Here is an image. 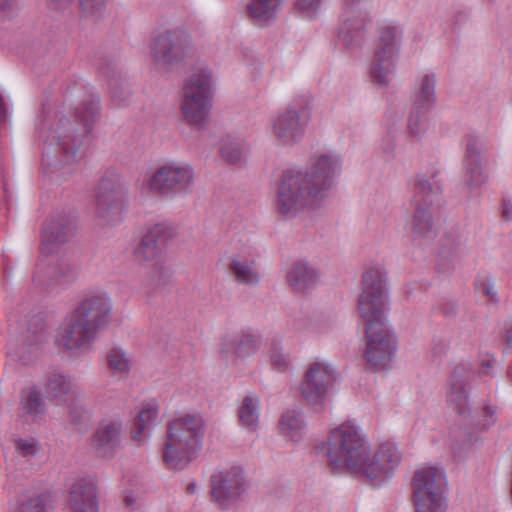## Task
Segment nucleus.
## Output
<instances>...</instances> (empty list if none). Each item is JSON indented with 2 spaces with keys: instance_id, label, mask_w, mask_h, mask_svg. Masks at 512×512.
Instances as JSON below:
<instances>
[{
  "instance_id": "obj_1",
  "label": "nucleus",
  "mask_w": 512,
  "mask_h": 512,
  "mask_svg": "<svg viewBox=\"0 0 512 512\" xmlns=\"http://www.w3.org/2000/svg\"><path fill=\"white\" fill-rule=\"evenodd\" d=\"M324 449L327 465L335 473L350 470L375 485L389 480L401 461L397 446L389 442L381 444L370 455L364 435L351 422L331 430Z\"/></svg>"
},
{
  "instance_id": "obj_2",
  "label": "nucleus",
  "mask_w": 512,
  "mask_h": 512,
  "mask_svg": "<svg viewBox=\"0 0 512 512\" xmlns=\"http://www.w3.org/2000/svg\"><path fill=\"white\" fill-rule=\"evenodd\" d=\"M310 169L291 168L280 175L274 198L276 211L287 218L318 206L341 172V160L334 153L314 155Z\"/></svg>"
},
{
  "instance_id": "obj_3",
  "label": "nucleus",
  "mask_w": 512,
  "mask_h": 512,
  "mask_svg": "<svg viewBox=\"0 0 512 512\" xmlns=\"http://www.w3.org/2000/svg\"><path fill=\"white\" fill-rule=\"evenodd\" d=\"M386 271L376 265L362 276V292L358 300V310L365 324V359L375 370L386 369L395 352L396 338L386 324L388 296Z\"/></svg>"
},
{
  "instance_id": "obj_4",
  "label": "nucleus",
  "mask_w": 512,
  "mask_h": 512,
  "mask_svg": "<svg viewBox=\"0 0 512 512\" xmlns=\"http://www.w3.org/2000/svg\"><path fill=\"white\" fill-rule=\"evenodd\" d=\"M111 313L109 295L100 290L89 291L59 325L56 345L71 352L90 349L98 334L109 325Z\"/></svg>"
},
{
  "instance_id": "obj_5",
  "label": "nucleus",
  "mask_w": 512,
  "mask_h": 512,
  "mask_svg": "<svg viewBox=\"0 0 512 512\" xmlns=\"http://www.w3.org/2000/svg\"><path fill=\"white\" fill-rule=\"evenodd\" d=\"M99 103V98L92 97L76 110L75 119L80 129L64 115L56 113L52 119L50 111L43 104L35 128L37 139L43 144L58 147L62 153V160L66 164H72L77 160L83 137L90 133L99 115Z\"/></svg>"
},
{
  "instance_id": "obj_6",
  "label": "nucleus",
  "mask_w": 512,
  "mask_h": 512,
  "mask_svg": "<svg viewBox=\"0 0 512 512\" xmlns=\"http://www.w3.org/2000/svg\"><path fill=\"white\" fill-rule=\"evenodd\" d=\"M205 425L199 414H185L167 424L162 459L168 469L182 470L202 449Z\"/></svg>"
},
{
  "instance_id": "obj_7",
  "label": "nucleus",
  "mask_w": 512,
  "mask_h": 512,
  "mask_svg": "<svg viewBox=\"0 0 512 512\" xmlns=\"http://www.w3.org/2000/svg\"><path fill=\"white\" fill-rule=\"evenodd\" d=\"M212 109L211 79L204 71L194 73L186 81L180 101L183 121L196 129H203Z\"/></svg>"
},
{
  "instance_id": "obj_8",
  "label": "nucleus",
  "mask_w": 512,
  "mask_h": 512,
  "mask_svg": "<svg viewBox=\"0 0 512 512\" xmlns=\"http://www.w3.org/2000/svg\"><path fill=\"white\" fill-rule=\"evenodd\" d=\"M437 173L430 177L417 175L414 183L411 205L414 214L411 221V230L415 237L426 238L433 234V217L431 207L440 201L442 185L437 179Z\"/></svg>"
},
{
  "instance_id": "obj_9",
  "label": "nucleus",
  "mask_w": 512,
  "mask_h": 512,
  "mask_svg": "<svg viewBox=\"0 0 512 512\" xmlns=\"http://www.w3.org/2000/svg\"><path fill=\"white\" fill-rule=\"evenodd\" d=\"M446 477L443 469L425 467L417 470L412 481V495L416 512H446Z\"/></svg>"
},
{
  "instance_id": "obj_10",
  "label": "nucleus",
  "mask_w": 512,
  "mask_h": 512,
  "mask_svg": "<svg viewBox=\"0 0 512 512\" xmlns=\"http://www.w3.org/2000/svg\"><path fill=\"white\" fill-rule=\"evenodd\" d=\"M128 205V188L115 170H107L99 181L95 194L96 214L107 224L123 219Z\"/></svg>"
},
{
  "instance_id": "obj_11",
  "label": "nucleus",
  "mask_w": 512,
  "mask_h": 512,
  "mask_svg": "<svg viewBox=\"0 0 512 512\" xmlns=\"http://www.w3.org/2000/svg\"><path fill=\"white\" fill-rule=\"evenodd\" d=\"M194 173L188 164L171 162L159 167L147 180L148 191L156 196L171 197L192 190Z\"/></svg>"
},
{
  "instance_id": "obj_12",
  "label": "nucleus",
  "mask_w": 512,
  "mask_h": 512,
  "mask_svg": "<svg viewBox=\"0 0 512 512\" xmlns=\"http://www.w3.org/2000/svg\"><path fill=\"white\" fill-rule=\"evenodd\" d=\"M190 50L191 37L179 28L160 33L151 44L153 61L158 66L169 70L183 63Z\"/></svg>"
},
{
  "instance_id": "obj_13",
  "label": "nucleus",
  "mask_w": 512,
  "mask_h": 512,
  "mask_svg": "<svg viewBox=\"0 0 512 512\" xmlns=\"http://www.w3.org/2000/svg\"><path fill=\"white\" fill-rule=\"evenodd\" d=\"M310 120V108L306 98L292 102L273 120V134L284 145L299 143Z\"/></svg>"
},
{
  "instance_id": "obj_14",
  "label": "nucleus",
  "mask_w": 512,
  "mask_h": 512,
  "mask_svg": "<svg viewBox=\"0 0 512 512\" xmlns=\"http://www.w3.org/2000/svg\"><path fill=\"white\" fill-rule=\"evenodd\" d=\"M47 340L48 333L44 321L33 319L25 333L17 339L9 341L7 354L14 361L28 365L37 359Z\"/></svg>"
},
{
  "instance_id": "obj_15",
  "label": "nucleus",
  "mask_w": 512,
  "mask_h": 512,
  "mask_svg": "<svg viewBox=\"0 0 512 512\" xmlns=\"http://www.w3.org/2000/svg\"><path fill=\"white\" fill-rule=\"evenodd\" d=\"M372 0H345L344 11L340 16L338 38L347 47L360 45L366 29V9Z\"/></svg>"
},
{
  "instance_id": "obj_16",
  "label": "nucleus",
  "mask_w": 512,
  "mask_h": 512,
  "mask_svg": "<svg viewBox=\"0 0 512 512\" xmlns=\"http://www.w3.org/2000/svg\"><path fill=\"white\" fill-rule=\"evenodd\" d=\"M76 231V218L66 212L53 213L41 231L40 254L49 256L67 243Z\"/></svg>"
},
{
  "instance_id": "obj_17",
  "label": "nucleus",
  "mask_w": 512,
  "mask_h": 512,
  "mask_svg": "<svg viewBox=\"0 0 512 512\" xmlns=\"http://www.w3.org/2000/svg\"><path fill=\"white\" fill-rule=\"evenodd\" d=\"M210 485L212 500L226 509L234 504L245 491L244 472L237 466L216 471L211 475Z\"/></svg>"
},
{
  "instance_id": "obj_18",
  "label": "nucleus",
  "mask_w": 512,
  "mask_h": 512,
  "mask_svg": "<svg viewBox=\"0 0 512 512\" xmlns=\"http://www.w3.org/2000/svg\"><path fill=\"white\" fill-rule=\"evenodd\" d=\"M334 379V369L329 364L314 362L307 369L301 382V394L308 403L319 404L326 396Z\"/></svg>"
},
{
  "instance_id": "obj_19",
  "label": "nucleus",
  "mask_w": 512,
  "mask_h": 512,
  "mask_svg": "<svg viewBox=\"0 0 512 512\" xmlns=\"http://www.w3.org/2000/svg\"><path fill=\"white\" fill-rule=\"evenodd\" d=\"M470 367L467 364L456 365L448 379L446 401L458 415L468 417L471 414L469 400Z\"/></svg>"
},
{
  "instance_id": "obj_20",
  "label": "nucleus",
  "mask_w": 512,
  "mask_h": 512,
  "mask_svg": "<svg viewBox=\"0 0 512 512\" xmlns=\"http://www.w3.org/2000/svg\"><path fill=\"white\" fill-rule=\"evenodd\" d=\"M463 141L465 146L463 157L464 181L468 187L477 188L487 180L481 156L483 143L478 136L473 134H467Z\"/></svg>"
},
{
  "instance_id": "obj_21",
  "label": "nucleus",
  "mask_w": 512,
  "mask_h": 512,
  "mask_svg": "<svg viewBox=\"0 0 512 512\" xmlns=\"http://www.w3.org/2000/svg\"><path fill=\"white\" fill-rule=\"evenodd\" d=\"M122 423L117 420L102 421L92 436V447L98 456L113 458L121 448Z\"/></svg>"
},
{
  "instance_id": "obj_22",
  "label": "nucleus",
  "mask_w": 512,
  "mask_h": 512,
  "mask_svg": "<svg viewBox=\"0 0 512 512\" xmlns=\"http://www.w3.org/2000/svg\"><path fill=\"white\" fill-rule=\"evenodd\" d=\"M173 236L174 232L169 226L165 224L154 225L143 235L135 250L136 258L140 261L157 258Z\"/></svg>"
},
{
  "instance_id": "obj_23",
  "label": "nucleus",
  "mask_w": 512,
  "mask_h": 512,
  "mask_svg": "<svg viewBox=\"0 0 512 512\" xmlns=\"http://www.w3.org/2000/svg\"><path fill=\"white\" fill-rule=\"evenodd\" d=\"M72 512H99V500L95 483L87 478L76 480L69 492Z\"/></svg>"
},
{
  "instance_id": "obj_24",
  "label": "nucleus",
  "mask_w": 512,
  "mask_h": 512,
  "mask_svg": "<svg viewBox=\"0 0 512 512\" xmlns=\"http://www.w3.org/2000/svg\"><path fill=\"white\" fill-rule=\"evenodd\" d=\"M259 339L250 333H233L226 335L221 343L220 353L225 359L231 357L245 358L254 354L259 348Z\"/></svg>"
},
{
  "instance_id": "obj_25",
  "label": "nucleus",
  "mask_w": 512,
  "mask_h": 512,
  "mask_svg": "<svg viewBox=\"0 0 512 512\" xmlns=\"http://www.w3.org/2000/svg\"><path fill=\"white\" fill-rule=\"evenodd\" d=\"M286 279L295 291L304 292L318 283L319 273L310 263L300 260L287 270Z\"/></svg>"
},
{
  "instance_id": "obj_26",
  "label": "nucleus",
  "mask_w": 512,
  "mask_h": 512,
  "mask_svg": "<svg viewBox=\"0 0 512 512\" xmlns=\"http://www.w3.org/2000/svg\"><path fill=\"white\" fill-rule=\"evenodd\" d=\"M398 55L374 50L369 66L371 81L381 87L387 86L395 72Z\"/></svg>"
},
{
  "instance_id": "obj_27",
  "label": "nucleus",
  "mask_w": 512,
  "mask_h": 512,
  "mask_svg": "<svg viewBox=\"0 0 512 512\" xmlns=\"http://www.w3.org/2000/svg\"><path fill=\"white\" fill-rule=\"evenodd\" d=\"M229 271L240 284L255 286L261 280L259 264L253 257L233 256L229 264Z\"/></svg>"
},
{
  "instance_id": "obj_28",
  "label": "nucleus",
  "mask_w": 512,
  "mask_h": 512,
  "mask_svg": "<svg viewBox=\"0 0 512 512\" xmlns=\"http://www.w3.org/2000/svg\"><path fill=\"white\" fill-rule=\"evenodd\" d=\"M306 420L303 412L298 409L285 411L278 423L279 433L285 438L298 442L306 433Z\"/></svg>"
},
{
  "instance_id": "obj_29",
  "label": "nucleus",
  "mask_w": 512,
  "mask_h": 512,
  "mask_svg": "<svg viewBox=\"0 0 512 512\" xmlns=\"http://www.w3.org/2000/svg\"><path fill=\"white\" fill-rule=\"evenodd\" d=\"M467 252L466 237L457 232H449L441 239V262L438 263V271L445 273L454 268L453 265L445 266V259L449 257L461 258Z\"/></svg>"
},
{
  "instance_id": "obj_30",
  "label": "nucleus",
  "mask_w": 512,
  "mask_h": 512,
  "mask_svg": "<svg viewBox=\"0 0 512 512\" xmlns=\"http://www.w3.org/2000/svg\"><path fill=\"white\" fill-rule=\"evenodd\" d=\"M157 416L158 410L150 404L138 413L130 430L131 438L135 443H137V445L140 446L145 443L150 430L154 426Z\"/></svg>"
},
{
  "instance_id": "obj_31",
  "label": "nucleus",
  "mask_w": 512,
  "mask_h": 512,
  "mask_svg": "<svg viewBox=\"0 0 512 512\" xmlns=\"http://www.w3.org/2000/svg\"><path fill=\"white\" fill-rule=\"evenodd\" d=\"M99 68L109 78L108 85L112 101L117 106L126 105L129 101L131 93L125 87L123 80L115 78L116 71L114 70V65L110 62H104L102 64H99Z\"/></svg>"
},
{
  "instance_id": "obj_32",
  "label": "nucleus",
  "mask_w": 512,
  "mask_h": 512,
  "mask_svg": "<svg viewBox=\"0 0 512 512\" xmlns=\"http://www.w3.org/2000/svg\"><path fill=\"white\" fill-rule=\"evenodd\" d=\"M436 78L434 74H425L420 80L413 96V105L416 108L430 109L436 101Z\"/></svg>"
},
{
  "instance_id": "obj_33",
  "label": "nucleus",
  "mask_w": 512,
  "mask_h": 512,
  "mask_svg": "<svg viewBox=\"0 0 512 512\" xmlns=\"http://www.w3.org/2000/svg\"><path fill=\"white\" fill-rule=\"evenodd\" d=\"M74 0H48V5L53 10H62L69 7ZM79 6L85 17L99 18L106 9V0H79Z\"/></svg>"
},
{
  "instance_id": "obj_34",
  "label": "nucleus",
  "mask_w": 512,
  "mask_h": 512,
  "mask_svg": "<svg viewBox=\"0 0 512 512\" xmlns=\"http://www.w3.org/2000/svg\"><path fill=\"white\" fill-rule=\"evenodd\" d=\"M46 393L58 403H64L72 390L71 381L65 374L53 372L48 374Z\"/></svg>"
},
{
  "instance_id": "obj_35",
  "label": "nucleus",
  "mask_w": 512,
  "mask_h": 512,
  "mask_svg": "<svg viewBox=\"0 0 512 512\" xmlns=\"http://www.w3.org/2000/svg\"><path fill=\"white\" fill-rule=\"evenodd\" d=\"M282 3L283 0H252L247 5V11L259 23H266L275 17Z\"/></svg>"
},
{
  "instance_id": "obj_36",
  "label": "nucleus",
  "mask_w": 512,
  "mask_h": 512,
  "mask_svg": "<svg viewBox=\"0 0 512 512\" xmlns=\"http://www.w3.org/2000/svg\"><path fill=\"white\" fill-rule=\"evenodd\" d=\"M402 30L398 26L387 25L381 28L375 50L399 55Z\"/></svg>"
},
{
  "instance_id": "obj_37",
  "label": "nucleus",
  "mask_w": 512,
  "mask_h": 512,
  "mask_svg": "<svg viewBox=\"0 0 512 512\" xmlns=\"http://www.w3.org/2000/svg\"><path fill=\"white\" fill-rule=\"evenodd\" d=\"M20 408L26 415L33 418L43 415L45 413V402L41 392L36 387L22 390Z\"/></svg>"
},
{
  "instance_id": "obj_38",
  "label": "nucleus",
  "mask_w": 512,
  "mask_h": 512,
  "mask_svg": "<svg viewBox=\"0 0 512 512\" xmlns=\"http://www.w3.org/2000/svg\"><path fill=\"white\" fill-rule=\"evenodd\" d=\"M107 363L114 374L126 375L131 369V359L120 347H112L108 350Z\"/></svg>"
},
{
  "instance_id": "obj_39",
  "label": "nucleus",
  "mask_w": 512,
  "mask_h": 512,
  "mask_svg": "<svg viewBox=\"0 0 512 512\" xmlns=\"http://www.w3.org/2000/svg\"><path fill=\"white\" fill-rule=\"evenodd\" d=\"M244 148L245 144L242 139L227 136L222 141L220 153L225 161L235 164L241 161L244 155Z\"/></svg>"
},
{
  "instance_id": "obj_40",
  "label": "nucleus",
  "mask_w": 512,
  "mask_h": 512,
  "mask_svg": "<svg viewBox=\"0 0 512 512\" xmlns=\"http://www.w3.org/2000/svg\"><path fill=\"white\" fill-rule=\"evenodd\" d=\"M259 400L255 396L248 395L243 399L239 408V419L244 426L255 427L258 423Z\"/></svg>"
},
{
  "instance_id": "obj_41",
  "label": "nucleus",
  "mask_w": 512,
  "mask_h": 512,
  "mask_svg": "<svg viewBox=\"0 0 512 512\" xmlns=\"http://www.w3.org/2000/svg\"><path fill=\"white\" fill-rule=\"evenodd\" d=\"M49 275L56 280L72 281L76 277V266L67 257H60L49 267Z\"/></svg>"
},
{
  "instance_id": "obj_42",
  "label": "nucleus",
  "mask_w": 512,
  "mask_h": 512,
  "mask_svg": "<svg viewBox=\"0 0 512 512\" xmlns=\"http://www.w3.org/2000/svg\"><path fill=\"white\" fill-rule=\"evenodd\" d=\"M428 109L412 106L408 119V131L412 137L419 138L425 131L424 116Z\"/></svg>"
},
{
  "instance_id": "obj_43",
  "label": "nucleus",
  "mask_w": 512,
  "mask_h": 512,
  "mask_svg": "<svg viewBox=\"0 0 512 512\" xmlns=\"http://www.w3.org/2000/svg\"><path fill=\"white\" fill-rule=\"evenodd\" d=\"M15 512H47L46 499L43 495L25 497L19 501Z\"/></svg>"
},
{
  "instance_id": "obj_44",
  "label": "nucleus",
  "mask_w": 512,
  "mask_h": 512,
  "mask_svg": "<svg viewBox=\"0 0 512 512\" xmlns=\"http://www.w3.org/2000/svg\"><path fill=\"white\" fill-rule=\"evenodd\" d=\"M41 449L40 443L33 437L20 438L16 440V450L23 457H34Z\"/></svg>"
},
{
  "instance_id": "obj_45",
  "label": "nucleus",
  "mask_w": 512,
  "mask_h": 512,
  "mask_svg": "<svg viewBox=\"0 0 512 512\" xmlns=\"http://www.w3.org/2000/svg\"><path fill=\"white\" fill-rule=\"evenodd\" d=\"M270 359L278 371H284L288 366L287 356L282 351L281 343L273 341L270 348Z\"/></svg>"
},
{
  "instance_id": "obj_46",
  "label": "nucleus",
  "mask_w": 512,
  "mask_h": 512,
  "mask_svg": "<svg viewBox=\"0 0 512 512\" xmlns=\"http://www.w3.org/2000/svg\"><path fill=\"white\" fill-rule=\"evenodd\" d=\"M324 0H295V6L307 16L314 15Z\"/></svg>"
},
{
  "instance_id": "obj_47",
  "label": "nucleus",
  "mask_w": 512,
  "mask_h": 512,
  "mask_svg": "<svg viewBox=\"0 0 512 512\" xmlns=\"http://www.w3.org/2000/svg\"><path fill=\"white\" fill-rule=\"evenodd\" d=\"M481 289H482V292L484 293V295L489 297V299L492 302H494V303L498 302V295L494 288V281H493L492 277H486L481 282Z\"/></svg>"
},
{
  "instance_id": "obj_48",
  "label": "nucleus",
  "mask_w": 512,
  "mask_h": 512,
  "mask_svg": "<svg viewBox=\"0 0 512 512\" xmlns=\"http://www.w3.org/2000/svg\"><path fill=\"white\" fill-rule=\"evenodd\" d=\"M483 413V428H488L495 424L496 416L495 411L490 406H485L482 410Z\"/></svg>"
},
{
  "instance_id": "obj_49",
  "label": "nucleus",
  "mask_w": 512,
  "mask_h": 512,
  "mask_svg": "<svg viewBox=\"0 0 512 512\" xmlns=\"http://www.w3.org/2000/svg\"><path fill=\"white\" fill-rule=\"evenodd\" d=\"M448 349V343L445 340H434L433 346H432V353L434 357H440L443 354L446 353Z\"/></svg>"
},
{
  "instance_id": "obj_50",
  "label": "nucleus",
  "mask_w": 512,
  "mask_h": 512,
  "mask_svg": "<svg viewBox=\"0 0 512 512\" xmlns=\"http://www.w3.org/2000/svg\"><path fill=\"white\" fill-rule=\"evenodd\" d=\"M380 147L384 153L391 154L394 151L395 147L393 136L389 134L387 138L382 139Z\"/></svg>"
},
{
  "instance_id": "obj_51",
  "label": "nucleus",
  "mask_w": 512,
  "mask_h": 512,
  "mask_svg": "<svg viewBox=\"0 0 512 512\" xmlns=\"http://www.w3.org/2000/svg\"><path fill=\"white\" fill-rule=\"evenodd\" d=\"M441 312L446 317H453L456 315L457 306L454 302H447L442 306Z\"/></svg>"
},
{
  "instance_id": "obj_52",
  "label": "nucleus",
  "mask_w": 512,
  "mask_h": 512,
  "mask_svg": "<svg viewBox=\"0 0 512 512\" xmlns=\"http://www.w3.org/2000/svg\"><path fill=\"white\" fill-rule=\"evenodd\" d=\"M502 215L507 221L512 219V203L510 201L503 202Z\"/></svg>"
},
{
  "instance_id": "obj_53",
  "label": "nucleus",
  "mask_w": 512,
  "mask_h": 512,
  "mask_svg": "<svg viewBox=\"0 0 512 512\" xmlns=\"http://www.w3.org/2000/svg\"><path fill=\"white\" fill-rule=\"evenodd\" d=\"M7 117H8L7 104H6L3 96L0 94V121H2V122L6 121Z\"/></svg>"
},
{
  "instance_id": "obj_54",
  "label": "nucleus",
  "mask_w": 512,
  "mask_h": 512,
  "mask_svg": "<svg viewBox=\"0 0 512 512\" xmlns=\"http://www.w3.org/2000/svg\"><path fill=\"white\" fill-rule=\"evenodd\" d=\"M14 0H0V14L6 13L12 9Z\"/></svg>"
},
{
  "instance_id": "obj_55",
  "label": "nucleus",
  "mask_w": 512,
  "mask_h": 512,
  "mask_svg": "<svg viewBox=\"0 0 512 512\" xmlns=\"http://www.w3.org/2000/svg\"><path fill=\"white\" fill-rule=\"evenodd\" d=\"M492 367H493V364H492L491 360H483L482 364H481V373L484 375H489Z\"/></svg>"
},
{
  "instance_id": "obj_56",
  "label": "nucleus",
  "mask_w": 512,
  "mask_h": 512,
  "mask_svg": "<svg viewBox=\"0 0 512 512\" xmlns=\"http://www.w3.org/2000/svg\"><path fill=\"white\" fill-rule=\"evenodd\" d=\"M124 502L127 507H132L135 503V498L133 497V495H126L124 498Z\"/></svg>"
},
{
  "instance_id": "obj_57",
  "label": "nucleus",
  "mask_w": 512,
  "mask_h": 512,
  "mask_svg": "<svg viewBox=\"0 0 512 512\" xmlns=\"http://www.w3.org/2000/svg\"><path fill=\"white\" fill-rule=\"evenodd\" d=\"M506 343L508 346L512 347V327L509 330H507Z\"/></svg>"
},
{
  "instance_id": "obj_58",
  "label": "nucleus",
  "mask_w": 512,
  "mask_h": 512,
  "mask_svg": "<svg viewBox=\"0 0 512 512\" xmlns=\"http://www.w3.org/2000/svg\"><path fill=\"white\" fill-rule=\"evenodd\" d=\"M196 489H197V485H196V483H194V482H193V483H190V484L187 486V488H186V492H187L188 494H193V493H195Z\"/></svg>"
},
{
  "instance_id": "obj_59",
  "label": "nucleus",
  "mask_w": 512,
  "mask_h": 512,
  "mask_svg": "<svg viewBox=\"0 0 512 512\" xmlns=\"http://www.w3.org/2000/svg\"><path fill=\"white\" fill-rule=\"evenodd\" d=\"M164 271L161 269L159 277H162Z\"/></svg>"
}]
</instances>
